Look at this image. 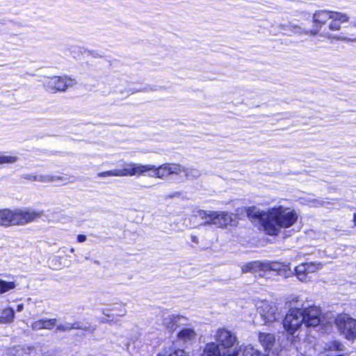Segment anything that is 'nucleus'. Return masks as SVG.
<instances>
[{"mask_svg": "<svg viewBox=\"0 0 356 356\" xmlns=\"http://www.w3.org/2000/svg\"><path fill=\"white\" fill-rule=\"evenodd\" d=\"M323 204H324L323 201L318 200H313L312 201H311L309 202V205L311 207H317L321 205H323Z\"/></svg>", "mask_w": 356, "mask_h": 356, "instance_id": "ea45409f", "label": "nucleus"}, {"mask_svg": "<svg viewBox=\"0 0 356 356\" xmlns=\"http://www.w3.org/2000/svg\"><path fill=\"white\" fill-rule=\"evenodd\" d=\"M226 356H245L243 351L241 350V346L234 350H228L226 351Z\"/></svg>", "mask_w": 356, "mask_h": 356, "instance_id": "e433bc0d", "label": "nucleus"}, {"mask_svg": "<svg viewBox=\"0 0 356 356\" xmlns=\"http://www.w3.org/2000/svg\"><path fill=\"white\" fill-rule=\"evenodd\" d=\"M149 169L151 168L147 165L129 162L125 163L122 169H118V170L119 177H132L145 175L149 172Z\"/></svg>", "mask_w": 356, "mask_h": 356, "instance_id": "1a4fd4ad", "label": "nucleus"}, {"mask_svg": "<svg viewBox=\"0 0 356 356\" xmlns=\"http://www.w3.org/2000/svg\"><path fill=\"white\" fill-rule=\"evenodd\" d=\"M264 273L267 271L277 272L278 275H282L286 273L285 266L276 261H264Z\"/></svg>", "mask_w": 356, "mask_h": 356, "instance_id": "412c9836", "label": "nucleus"}, {"mask_svg": "<svg viewBox=\"0 0 356 356\" xmlns=\"http://www.w3.org/2000/svg\"><path fill=\"white\" fill-rule=\"evenodd\" d=\"M334 323L340 332L346 339L353 340L356 338V319L348 314H340L334 319L328 321L327 323Z\"/></svg>", "mask_w": 356, "mask_h": 356, "instance_id": "7ed1b4c3", "label": "nucleus"}, {"mask_svg": "<svg viewBox=\"0 0 356 356\" xmlns=\"http://www.w3.org/2000/svg\"><path fill=\"white\" fill-rule=\"evenodd\" d=\"M15 287L14 282H6L0 280V293H4Z\"/></svg>", "mask_w": 356, "mask_h": 356, "instance_id": "72a5a7b5", "label": "nucleus"}, {"mask_svg": "<svg viewBox=\"0 0 356 356\" xmlns=\"http://www.w3.org/2000/svg\"><path fill=\"white\" fill-rule=\"evenodd\" d=\"M280 29L285 31H290L293 34L302 35H310L309 30H307L305 29L302 28L301 26L296 24H293L289 23V24H280Z\"/></svg>", "mask_w": 356, "mask_h": 356, "instance_id": "aec40b11", "label": "nucleus"}, {"mask_svg": "<svg viewBox=\"0 0 356 356\" xmlns=\"http://www.w3.org/2000/svg\"><path fill=\"white\" fill-rule=\"evenodd\" d=\"M154 90H156V88L155 87H152V86H147L146 87L143 91H154Z\"/></svg>", "mask_w": 356, "mask_h": 356, "instance_id": "37998d69", "label": "nucleus"}, {"mask_svg": "<svg viewBox=\"0 0 356 356\" xmlns=\"http://www.w3.org/2000/svg\"><path fill=\"white\" fill-rule=\"evenodd\" d=\"M99 177H119V173L118 169L108 170L105 172H101L97 174Z\"/></svg>", "mask_w": 356, "mask_h": 356, "instance_id": "c9c22d12", "label": "nucleus"}, {"mask_svg": "<svg viewBox=\"0 0 356 356\" xmlns=\"http://www.w3.org/2000/svg\"><path fill=\"white\" fill-rule=\"evenodd\" d=\"M328 350H342L343 345L339 342L334 341L328 347Z\"/></svg>", "mask_w": 356, "mask_h": 356, "instance_id": "4c0bfd02", "label": "nucleus"}, {"mask_svg": "<svg viewBox=\"0 0 356 356\" xmlns=\"http://www.w3.org/2000/svg\"><path fill=\"white\" fill-rule=\"evenodd\" d=\"M257 310L265 323H271L280 318L278 308L276 304L273 302H261Z\"/></svg>", "mask_w": 356, "mask_h": 356, "instance_id": "0eeeda50", "label": "nucleus"}, {"mask_svg": "<svg viewBox=\"0 0 356 356\" xmlns=\"http://www.w3.org/2000/svg\"><path fill=\"white\" fill-rule=\"evenodd\" d=\"M13 210L4 209L0 210V226L9 227L13 224Z\"/></svg>", "mask_w": 356, "mask_h": 356, "instance_id": "4be33fe9", "label": "nucleus"}, {"mask_svg": "<svg viewBox=\"0 0 356 356\" xmlns=\"http://www.w3.org/2000/svg\"><path fill=\"white\" fill-rule=\"evenodd\" d=\"M299 214L293 209L284 206L270 208L264 217V230L270 236H276L282 228L292 227L298 220Z\"/></svg>", "mask_w": 356, "mask_h": 356, "instance_id": "f257e3e1", "label": "nucleus"}, {"mask_svg": "<svg viewBox=\"0 0 356 356\" xmlns=\"http://www.w3.org/2000/svg\"><path fill=\"white\" fill-rule=\"evenodd\" d=\"M330 19L331 22L328 25V29L331 31H337L341 29L342 23L348 22L349 17L346 13L334 11Z\"/></svg>", "mask_w": 356, "mask_h": 356, "instance_id": "4468645a", "label": "nucleus"}, {"mask_svg": "<svg viewBox=\"0 0 356 356\" xmlns=\"http://www.w3.org/2000/svg\"><path fill=\"white\" fill-rule=\"evenodd\" d=\"M56 318L41 319L33 322L31 328L35 331L42 329L51 330L56 325Z\"/></svg>", "mask_w": 356, "mask_h": 356, "instance_id": "f3484780", "label": "nucleus"}, {"mask_svg": "<svg viewBox=\"0 0 356 356\" xmlns=\"http://www.w3.org/2000/svg\"><path fill=\"white\" fill-rule=\"evenodd\" d=\"M66 181L67 178H65L63 177H59V176H51V175H38L36 181H40L42 183H49L53 182L56 181Z\"/></svg>", "mask_w": 356, "mask_h": 356, "instance_id": "c85d7f7f", "label": "nucleus"}, {"mask_svg": "<svg viewBox=\"0 0 356 356\" xmlns=\"http://www.w3.org/2000/svg\"><path fill=\"white\" fill-rule=\"evenodd\" d=\"M320 35L328 40H336L343 42H356V38H350L344 36L333 35L329 31H323Z\"/></svg>", "mask_w": 356, "mask_h": 356, "instance_id": "bb28decb", "label": "nucleus"}, {"mask_svg": "<svg viewBox=\"0 0 356 356\" xmlns=\"http://www.w3.org/2000/svg\"><path fill=\"white\" fill-rule=\"evenodd\" d=\"M158 356H189V355L183 349L172 347L168 350H163Z\"/></svg>", "mask_w": 356, "mask_h": 356, "instance_id": "a878e982", "label": "nucleus"}, {"mask_svg": "<svg viewBox=\"0 0 356 356\" xmlns=\"http://www.w3.org/2000/svg\"><path fill=\"white\" fill-rule=\"evenodd\" d=\"M304 324V315L302 309L298 307L291 308L286 314L283 326L290 334H293Z\"/></svg>", "mask_w": 356, "mask_h": 356, "instance_id": "20e7f679", "label": "nucleus"}, {"mask_svg": "<svg viewBox=\"0 0 356 356\" xmlns=\"http://www.w3.org/2000/svg\"><path fill=\"white\" fill-rule=\"evenodd\" d=\"M185 174V177L187 179H195L200 176V172L195 168H186L182 171Z\"/></svg>", "mask_w": 356, "mask_h": 356, "instance_id": "473e14b6", "label": "nucleus"}, {"mask_svg": "<svg viewBox=\"0 0 356 356\" xmlns=\"http://www.w3.org/2000/svg\"><path fill=\"white\" fill-rule=\"evenodd\" d=\"M333 12L327 10H320L313 14L312 22L314 26L313 29L309 30L310 35L315 36L319 33L322 27L332 17Z\"/></svg>", "mask_w": 356, "mask_h": 356, "instance_id": "9d476101", "label": "nucleus"}, {"mask_svg": "<svg viewBox=\"0 0 356 356\" xmlns=\"http://www.w3.org/2000/svg\"><path fill=\"white\" fill-rule=\"evenodd\" d=\"M23 307H23V305H17V310L18 312H20V311H22V310L23 309Z\"/></svg>", "mask_w": 356, "mask_h": 356, "instance_id": "c03bdc74", "label": "nucleus"}, {"mask_svg": "<svg viewBox=\"0 0 356 356\" xmlns=\"http://www.w3.org/2000/svg\"><path fill=\"white\" fill-rule=\"evenodd\" d=\"M18 161L16 156L0 154V165L13 164Z\"/></svg>", "mask_w": 356, "mask_h": 356, "instance_id": "2f4dec72", "label": "nucleus"}, {"mask_svg": "<svg viewBox=\"0 0 356 356\" xmlns=\"http://www.w3.org/2000/svg\"><path fill=\"white\" fill-rule=\"evenodd\" d=\"M74 251H75V250H74V248H72L70 249V252L74 253Z\"/></svg>", "mask_w": 356, "mask_h": 356, "instance_id": "49530a36", "label": "nucleus"}, {"mask_svg": "<svg viewBox=\"0 0 356 356\" xmlns=\"http://www.w3.org/2000/svg\"><path fill=\"white\" fill-rule=\"evenodd\" d=\"M304 315V324L307 327H316L321 323L323 324V321L321 318V311L317 307H309L302 309Z\"/></svg>", "mask_w": 356, "mask_h": 356, "instance_id": "f8f14e48", "label": "nucleus"}, {"mask_svg": "<svg viewBox=\"0 0 356 356\" xmlns=\"http://www.w3.org/2000/svg\"><path fill=\"white\" fill-rule=\"evenodd\" d=\"M241 350L243 351L245 356H266L265 353L259 351L251 345L241 346Z\"/></svg>", "mask_w": 356, "mask_h": 356, "instance_id": "cd10ccee", "label": "nucleus"}, {"mask_svg": "<svg viewBox=\"0 0 356 356\" xmlns=\"http://www.w3.org/2000/svg\"><path fill=\"white\" fill-rule=\"evenodd\" d=\"M353 222L355 223V225L356 226V213H355L353 216Z\"/></svg>", "mask_w": 356, "mask_h": 356, "instance_id": "a18cd8bd", "label": "nucleus"}, {"mask_svg": "<svg viewBox=\"0 0 356 356\" xmlns=\"http://www.w3.org/2000/svg\"><path fill=\"white\" fill-rule=\"evenodd\" d=\"M259 341L266 350H268L274 346L275 337L273 334L259 332Z\"/></svg>", "mask_w": 356, "mask_h": 356, "instance_id": "6ab92c4d", "label": "nucleus"}, {"mask_svg": "<svg viewBox=\"0 0 356 356\" xmlns=\"http://www.w3.org/2000/svg\"><path fill=\"white\" fill-rule=\"evenodd\" d=\"M241 270L243 273H258L260 276H264L262 273H264V261H254L247 263L243 265L241 268Z\"/></svg>", "mask_w": 356, "mask_h": 356, "instance_id": "dca6fc26", "label": "nucleus"}, {"mask_svg": "<svg viewBox=\"0 0 356 356\" xmlns=\"http://www.w3.org/2000/svg\"><path fill=\"white\" fill-rule=\"evenodd\" d=\"M266 214H267V212L261 211L256 207H251L247 209L248 216L249 218H253V219H254V218L259 219L263 227H264V217Z\"/></svg>", "mask_w": 356, "mask_h": 356, "instance_id": "b1692460", "label": "nucleus"}, {"mask_svg": "<svg viewBox=\"0 0 356 356\" xmlns=\"http://www.w3.org/2000/svg\"><path fill=\"white\" fill-rule=\"evenodd\" d=\"M198 216L205 219L204 225H214L216 227L222 228L232 225L236 222V216L226 211H206L200 210Z\"/></svg>", "mask_w": 356, "mask_h": 356, "instance_id": "f03ea898", "label": "nucleus"}, {"mask_svg": "<svg viewBox=\"0 0 356 356\" xmlns=\"http://www.w3.org/2000/svg\"><path fill=\"white\" fill-rule=\"evenodd\" d=\"M7 355L10 356H44L41 348L18 345L10 347L7 350Z\"/></svg>", "mask_w": 356, "mask_h": 356, "instance_id": "9b49d317", "label": "nucleus"}, {"mask_svg": "<svg viewBox=\"0 0 356 356\" xmlns=\"http://www.w3.org/2000/svg\"><path fill=\"white\" fill-rule=\"evenodd\" d=\"M191 241L194 243H198V242H199L198 238L195 235H191Z\"/></svg>", "mask_w": 356, "mask_h": 356, "instance_id": "79ce46f5", "label": "nucleus"}, {"mask_svg": "<svg viewBox=\"0 0 356 356\" xmlns=\"http://www.w3.org/2000/svg\"><path fill=\"white\" fill-rule=\"evenodd\" d=\"M226 353L221 354L218 346L215 343H208L202 355V356H225Z\"/></svg>", "mask_w": 356, "mask_h": 356, "instance_id": "5701e85b", "label": "nucleus"}, {"mask_svg": "<svg viewBox=\"0 0 356 356\" xmlns=\"http://www.w3.org/2000/svg\"><path fill=\"white\" fill-rule=\"evenodd\" d=\"M57 330L61 331V332H65L68 331L72 329L75 330H83L85 331H87L90 333L94 332V331L96 330V327L95 326H86L82 323L80 322H75L73 323H65L63 324H59L57 327Z\"/></svg>", "mask_w": 356, "mask_h": 356, "instance_id": "2eb2a0df", "label": "nucleus"}, {"mask_svg": "<svg viewBox=\"0 0 356 356\" xmlns=\"http://www.w3.org/2000/svg\"><path fill=\"white\" fill-rule=\"evenodd\" d=\"M149 169L147 175L151 177L164 179L171 175H179L182 173L184 167L177 163H164L159 167L154 165H147Z\"/></svg>", "mask_w": 356, "mask_h": 356, "instance_id": "39448f33", "label": "nucleus"}, {"mask_svg": "<svg viewBox=\"0 0 356 356\" xmlns=\"http://www.w3.org/2000/svg\"><path fill=\"white\" fill-rule=\"evenodd\" d=\"M76 83L75 79L67 76L49 77L44 82V86L51 92H63Z\"/></svg>", "mask_w": 356, "mask_h": 356, "instance_id": "423d86ee", "label": "nucleus"}, {"mask_svg": "<svg viewBox=\"0 0 356 356\" xmlns=\"http://www.w3.org/2000/svg\"><path fill=\"white\" fill-rule=\"evenodd\" d=\"M42 213V211H36L32 209H15L13 210V224L15 225H24L40 218Z\"/></svg>", "mask_w": 356, "mask_h": 356, "instance_id": "6e6552de", "label": "nucleus"}, {"mask_svg": "<svg viewBox=\"0 0 356 356\" xmlns=\"http://www.w3.org/2000/svg\"><path fill=\"white\" fill-rule=\"evenodd\" d=\"M178 336L184 341H190L195 338V332L194 330L191 328H185L179 332Z\"/></svg>", "mask_w": 356, "mask_h": 356, "instance_id": "7c9ffc66", "label": "nucleus"}, {"mask_svg": "<svg viewBox=\"0 0 356 356\" xmlns=\"http://www.w3.org/2000/svg\"><path fill=\"white\" fill-rule=\"evenodd\" d=\"M182 318L180 316H175L165 313L163 316V324L166 329L170 331L175 330L177 326L178 323Z\"/></svg>", "mask_w": 356, "mask_h": 356, "instance_id": "a211bd4d", "label": "nucleus"}, {"mask_svg": "<svg viewBox=\"0 0 356 356\" xmlns=\"http://www.w3.org/2000/svg\"><path fill=\"white\" fill-rule=\"evenodd\" d=\"M306 265L307 268V273L309 274H312L318 270L321 269L323 266L321 264L315 262H307L306 263Z\"/></svg>", "mask_w": 356, "mask_h": 356, "instance_id": "f704fd0d", "label": "nucleus"}, {"mask_svg": "<svg viewBox=\"0 0 356 356\" xmlns=\"http://www.w3.org/2000/svg\"><path fill=\"white\" fill-rule=\"evenodd\" d=\"M86 241V236L83 234H79L77 236V241L79 243H83Z\"/></svg>", "mask_w": 356, "mask_h": 356, "instance_id": "a19ab883", "label": "nucleus"}, {"mask_svg": "<svg viewBox=\"0 0 356 356\" xmlns=\"http://www.w3.org/2000/svg\"><path fill=\"white\" fill-rule=\"evenodd\" d=\"M14 311L10 308H6L3 310L0 317V323H6L10 322L14 318Z\"/></svg>", "mask_w": 356, "mask_h": 356, "instance_id": "c756f323", "label": "nucleus"}, {"mask_svg": "<svg viewBox=\"0 0 356 356\" xmlns=\"http://www.w3.org/2000/svg\"><path fill=\"white\" fill-rule=\"evenodd\" d=\"M296 275L299 280L304 282L307 281L309 278V273H307V268L306 263H302L298 265L295 268Z\"/></svg>", "mask_w": 356, "mask_h": 356, "instance_id": "393cba45", "label": "nucleus"}, {"mask_svg": "<svg viewBox=\"0 0 356 356\" xmlns=\"http://www.w3.org/2000/svg\"><path fill=\"white\" fill-rule=\"evenodd\" d=\"M216 340L225 349L230 348L237 343V339L234 334L226 329H219L216 334Z\"/></svg>", "mask_w": 356, "mask_h": 356, "instance_id": "ddd939ff", "label": "nucleus"}, {"mask_svg": "<svg viewBox=\"0 0 356 356\" xmlns=\"http://www.w3.org/2000/svg\"><path fill=\"white\" fill-rule=\"evenodd\" d=\"M22 177L29 181H36L38 175L34 174H24L22 175Z\"/></svg>", "mask_w": 356, "mask_h": 356, "instance_id": "58836bf2", "label": "nucleus"}]
</instances>
